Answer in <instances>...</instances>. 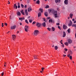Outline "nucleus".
Instances as JSON below:
<instances>
[{"instance_id": "1", "label": "nucleus", "mask_w": 76, "mask_h": 76, "mask_svg": "<svg viewBox=\"0 0 76 76\" xmlns=\"http://www.w3.org/2000/svg\"><path fill=\"white\" fill-rule=\"evenodd\" d=\"M48 11L49 13H51V12L52 14H54V13H57V11H55L54 9H49Z\"/></svg>"}, {"instance_id": "2", "label": "nucleus", "mask_w": 76, "mask_h": 76, "mask_svg": "<svg viewBox=\"0 0 76 76\" xmlns=\"http://www.w3.org/2000/svg\"><path fill=\"white\" fill-rule=\"evenodd\" d=\"M39 32V31H38V30H36L34 32V35H35V36H37V35L38 34Z\"/></svg>"}, {"instance_id": "3", "label": "nucleus", "mask_w": 76, "mask_h": 76, "mask_svg": "<svg viewBox=\"0 0 76 76\" xmlns=\"http://www.w3.org/2000/svg\"><path fill=\"white\" fill-rule=\"evenodd\" d=\"M25 31L26 32H28V29H29V28L28 26H26L25 27Z\"/></svg>"}, {"instance_id": "4", "label": "nucleus", "mask_w": 76, "mask_h": 76, "mask_svg": "<svg viewBox=\"0 0 76 76\" xmlns=\"http://www.w3.org/2000/svg\"><path fill=\"white\" fill-rule=\"evenodd\" d=\"M37 25L38 28H40V27H41V23H37Z\"/></svg>"}, {"instance_id": "5", "label": "nucleus", "mask_w": 76, "mask_h": 76, "mask_svg": "<svg viewBox=\"0 0 76 76\" xmlns=\"http://www.w3.org/2000/svg\"><path fill=\"white\" fill-rule=\"evenodd\" d=\"M12 38L14 41H15V39L16 38V35H15L13 34L12 35Z\"/></svg>"}, {"instance_id": "6", "label": "nucleus", "mask_w": 76, "mask_h": 76, "mask_svg": "<svg viewBox=\"0 0 76 76\" xmlns=\"http://www.w3.org/2000/svg\"><path fill=\"white\" fill-rule=\"evenodd\" d=\"M16 25L11 26V29H15V28H16Z\"/></svg>"}, {"instance_id": "7", "label": "nucleus", "mask_w": 76, "mask_h": 76, "mask_svg": "<svg viewBox=\"0 0 76 76\" xmlns=\"http://www.w3.org/2000/svg\"><path fill=\"white\" fill-rule=\"evenodd\" d=\"M54 15L55 18H58L59 17L58 15H57V12L55 13L54 14Z\"/></svg>"}, {"instance_id": "8", "label": "nucleus", "mask_w": 76, "mask_h": 76, "mask_svg": "<svg viewBox=\"0 0 76 76\" xmlns=\"http://www.w3.org/2000/svg\"><path fill=\"white\" fill-rule=\"evenodd\" d=\"M68 43L69 44H71L72 42V40L70 39H68Z\"/></svg>"}, {"instance_id": "9", "label": "nucleus", "mask_w": 76, "mask_h": 76, "mask_svg": "<svg viewBox=\"0 0 76 76\" xmlns=\"http://www.w3.org/2000/svg\"><path fill=\"white\" fill-rule=\"evenodd\" d=\"M28 12H30L32 11V9L31 7H29L28 9Z\"/></svg>"}, {"instance_id": "10", "label": "nucleus", "mask_w": 76, "mask_h": 76, "mask_svg": "<svg viewBox=\"0 0 76 76\" xmlns=\"http://www.w3.org/2000/svg\"><path fill=\"white\" fill-rule=\"evenodd\" d=\"M17 14L18 16H20L21 15V13L19 11H18L17 12Z\"/></svg>"}, {"instance_id": "11", "label": "nucleus", "mask_w": 76, "mask_h": 76, "mask_svg": "<svg viewBox=\"0 0 76 76\" xmlns=\"http://www.w3.org/2000/svg\"><path fill=\"white\" fill-rule=\"evenodd\" d=\"M14 8H16V9H18V6H17V5H16V4H15L13 6Z\"/></svg>"}, {"instance_id": "12", "label": "nucleus", "mask_w": 76, "mask_h": 76, "mask_svg": "<svg viewBox=\"0 0 76 76\" xmlns=\"http://www.w3.org/2000/svg\"><path fill=\"white\" fill-rule=\"evenodd\" d=\"M42 26H44V27H45V26H46V23L45 22L42 23Z\"/></svg>"}, {"instance_id": "13", "label": "nucleus", "mask_w": 76, "mask_h": 76, "mask_svg": "<svg viewBox=\"0 0 76 76\" xmlns=\"http://www.w3.org/2000/svg\"><path fill=\"white\" fill-rule=\"evenodd\" d=\"M64 3L65 4H68V0H65Z\"/></svg>"}, {"instance_id": "14", "label": "nucleus", "mask_w": 76, "mask_h": 76, "mask_svg": "<svg viewBox=\"0 0 76 76\" xmlns=\"http://www.w3.org/2000/svg\"><path fill=\"white\" fill-rule=\"evenodd\" d=\"M63 28L64 29H66V28H67V26L64 24L63 26Z\"/></svg>"}, {"instance_id": "15", "label": "nucleus", "mask_w": 76, "mask_h": 76, "mask_svg": "<svg viewBox=\"0 0 76 76\" xmlns=\"http://www.w3.org/2000/svg\"><path fill=\"white\" fill-rule=\"evenodd\" d=\"M72 25V22L70 20L69 21V24L68 25L69 26H71Z\"/></svg>"}, {"instance_id": "16", "label": "nucleus", "mask_w": 76, "mask_h": 76, "mask_svg": "<svg viewBox=\"0 0 76 76\" xmlns=\"http://www.w3.org/2000/svg\"><path fill=\"white\" fill-rule=\"evenodd\" d=\"M44 15L46 17H47V16H48V12H45Z\"/></svg>"}, {"instance_id": "17", "label": "nucleus", "mask_w": 76, "mask_h": 76, "mask_svg": "<svg viewBox=\"0 0 76 76\" xmlns=\"http://www.w3.org/2000/svg\"><path fill=\"white\" fill-rule=\"evenodd\" d=\"M21 13L23 15H25V13L23 12V10H22L21 11H20Z\"/></svg>"}, {"instance_id": "18", "label": "nucleus", "mask_w": 76, "mask_h": 76, "mask_svg": "<svg viewBox=\"0 0 76 76\" xmlns=\"http://www.w3.org/2000/svg\"><path fill=\"white\" fill-rule=\"evenodd\" d=\"M25 12L26 14V15H28V10H27V9L25 10Z\"/></svg>"}, {"instance_id": "19", "label": "nucleus", "mask_w": 76, "mask_h": 76, "mask_svg": "<svg viewBox=\"0 0 76 76\" xmlns=\"http://www.w3.org/2000/svg\"><path fill=\"white\" fill-rule=\"evenodd\" d=\"M69 16L71 19H72V17H73V14H69Z\"/></svg>"}, {"instance_id": "20", "label": "nucleus", "mask_w": 76, "mask_h": 76, "mask_svg": "<svg viewBox=\"0 0 76 76\" xmlns=\"http://www.w3.org/2000/svg\"><path fill=\"white\" fill-rule=\"evenodd\" d=\"M63 37H65L66 36V32H65L64 31L63 32Z\"/></svg>"}, {"instance_id": "21", "label": "nucleus", "mask_w": 76, "mask_h": 76, "mask_svg": "<svg viewBox=\"0 0 76 76\" xmlns=\"http://www.w3.org/2000/svg\"><path fill=\"white\" fill-rule=\"evenodd\" d=\"M41 16V13L39 12L38 13V17H39Z\"/></svg>"}, {"instance_id": "22", "label": "nucleus", "mask_w": 76, "mask_h": 76, "mask_svg": "<svg viewBox=\"0 0 76 76\" xmlns=\"http://www.w3.org/2000/svg\"><path fill=\"white\" fill-rule=\"evenodd\" d=\"M39 11H40V12H41V13H42V12H43V9H39Z\"/></svg>"}, {"instance_id": "23", "label": "nucleus", "mask_w": 76, "mask_h": 76, "mask_svg": "<svg viewBox=\"0 0 76 76\" xmlns=\"http://www.w3.org/2000/svg\"><path fill=\"white\" fill-rule=\"evenodd\" d=\"M34 59H38V58H37V56H34Z\"/></svg>"}, {"instance_id": "24", "label": "nucleus", "mask_w": 76, "mask_h": 76, "mask_svg": "<svg viewBox=\"0 0 76 76\" xmlns=\"http://www.w3.org/2000/svg\"><path fill=\"white\" fill-rule=\"evenodd\" d=\"M64 44L66 45L67 46L69 45V43L67 42H66L64 43Z\"/></svg>"}, {"instance_id": "25", "label": "nucleus", "mask_w": 76, "mask_h": 76, "mask_svg": "<svg viewBox=\"0 0 76 76\" xmlns=\"http://www.w3.org/2000/svg\"><path fill=\"white\" fill-rule=\"evenodd\" d=\"M49 22L50 23V22L52 23L53 22V20L52 19H50L49 20Z\"/></svg>"}, {"instance_id": "26", "label": "nucleus", "mask_w": 76, "mask_h": 76, "mask_svg": "<svg viewBox=\"0 0 76 76\" xmlns=\"http://www.w3.org/2000/svg\"><path fill=\"white\" fill-rule=\"evenodd\" d=\"M40 1H39V0H37V1H36V3H37V4H39V3H40Z\"/></svg>"}, {"instance_id": "27", "label": "nucleus", "mask_w": 76, "mask_h": 76, "mask_svg": "<svg viewBox=\"0 0 76 76\" xmlns=\"http://www.w3.org/2000/svg\"><path fill=\"white\" fill-rule=\"evenodd\" d=\"M52 29L53 31H55V28L53 27L52 28Z\"/></svg>"}, {"instance_id": "28", "label": "nucleus", "mask_w": 76, "mask_h": 76, "mask_svg": "<svg viewBox=\"0 0 76 76\" xmlns=\"http://www.w3.org/2000/svg\"><path fill=\"white\" fill-rule=\"evenodd\" d=\"M55 49L56 50L58 49V47H57V46H55Z\"/></svg>"}, {"instance_id": "29", "label": "nucleus", "mask_w": 76, "mask_h": 76, "mask_svg": "<svg viewBox=\"0 0 76 76\" xmlns=\"http://www.w3.org/2000/svg\"><path fill=\"white\" fill-rule=\"evenodd\" d=\"M70 29L69 28L68 30H67V31L68 32V33H70Z\"/></svg>"}, {"instance_id": "30", "label": "nucleus", "mask_w": 76, "mask_h": 76, "mask_svg": "<svg viewBox=\"0 0 76 76\" xmlns=\"http://www.w3.org/2000/svg\"><path fill=\"white\" fill-rule=\"evenodd\" d=\"M25 21V22H26L28 24L29 23V22H28V20H26Z\"/></svg>"}, {"instance_id": "31", "label": "nucleus", "mask_w": 76, "mask_h": 76, "mask_svg": "<svg viewBox=\"0 0 76 76\" xmlns=\"http://www.w3.org/2000/svg\"><path fill=\"white\" fill-rule=\"evenodd\" d=\"M19 20H21V21H23V20H22V18H19Z\"/></svg>"}, {"instance_id": "32", "label": "nucleus", "mask_w": 76, "mask_h": 76, "mask_svg": "<svg viewBox=\"0 0 76 76\" xmlns=\"http://www.w3.org/2000/svg\"><path fill=\"white\" fill-rule=\"evenodd\" d=\"M29 23H32V20H29Z\"/></svg>"}, {"instance_id": "33", "label": "nucleus", "mask_w": 76, "mask_h": 76, "mask_svg": "<svg viewBox=\"0 0 76 76\" xmlns=\"http://www.w3.org/2000/svg\"><path fill=\"white\" fill-rule=\"evenodd\" d=\"M69 57V59H70V60L72 59V56H70Z\"/></svg>"}, {"instance_id": "34", "label": "nucleus", "mask_w": 76, "mask_h": 76, "mask_svg": "<svg viewBox=\"0 0 76 76\" xmlns=\"http://www.w3.org/2000/svg\"><path fill=\"white\" fill-rule=\"evenodd\" d=\"M21 6L22 8H23V7H24V5H23L22 4H21Z\"/></svg>"}, {"instance_id": "35", "label": "nucleus", "mask_w": 76, "mask_h": 76, "mask_svg": "<svg viewBox=\"0 0 76 76\" xmlns=\"http://www.w3.org/2000/svg\"><path fill=\"white\" fill-rule=\"evenodd\" d=\"M76 24H73L72 25V26L73 27V26H75V27H76Z\"/></svg>"}, {"instance_id": "36", "label": "nucleus", "mask_w": 76, "mask_h": 76, "mask_svg": "<svg viewBox=\"0 0 76 76\" xmlns=\"http://www.w3.org/2000/svg\"><path fill=\"white\" fill-rule=\"evenodd\" d=\"M47 29L49 31H51V28H47Z\"/></svg>"}, {"instance_id": "37", "label": "nucleus", "mask_w": 76, "mask_h": 76, "mask_svg": "<svg viewBox=\"0 0 76 76\" xmlns=\"http://www.w3.org/2000/svg\"><path fill=\"white\" fill-rule=\"evenodd\" d=\"M45 8H49V6L48 5H47L46 7H45Z\"/></svg>"}, {"instance_id": "38", "label": "nucleus", "mask_w": 76, "mask_h": 76, "mask_svg": "<svg viewBox=\"0 0 76 76\" xmlns=\"http://www.w3.org/2000/svg\"><path fill=\"white\" fill-rule=\"evenodd\" d=\"M55 2L56 3H58V0H55Z\"/></svg>"}, {"instance_id": "39", "label": "nucleus", "mask_w": 76, "mask_h": 76, "mask_svg": "<svg viewBox=\"0 0 76 76\" xmlns=\"http://www.w3.org/2000/svg\"><path fill=\"white\" fill-rule=\"evenodd\" d=\"M64 50L65 51H67L68 49H66V48H65Z\"/></svg>"}, {"instance_id": "40", "label": "nucleus", "mask_w": 76, "mask_h": 76, "mask_svg": "<svg viewBox=\"0 0 76 76\" xmlns=\"http://www.w3.org/2000/svg\"><path fill=\"white\" fill-rule=\"evenodd\" d=\"M44 69H45V68H44V67H42V71H44Z\"/></svg>"}, {"instance_id": "41", "label": "nucleus", "mask_w": 76, "mask_h": 76, "mask_svg": "<svg viewBox=\"0 0 76 76\" xmlns=\"http://www.w3.org/2000/svg\"><path fill=\"white\" fill-rule=\"evenodd\" d=\"M36 22H35V21H34L32 23V24L34 25V24H35Z\"/></svg>"}, {"instance_id": "42", "label": "nucleus", "mask_w": 76, "mask_h": 76, "mask_svg": "<svg viewBox=\"0 0 76 76\" xmlns=\"http://www.w3.org/2000/svg\"><path fill=\"white\" fill-rule=\"evenodd\" d=\"M72 54L73 53L71 51H70V54L72 55Z\"/></svg>"}, {"instance_id": "43", "label": "nucleus", "mask_w": 76, "mask_h": 76, "mask_svg": "<svg viewBox=\"0 0 76 76\" xmlns=\"http://www.w3.org/2000/svg\"><path fill=\"white\" fill-rule=\"evenodd\" d=\"M56 24L57 25L59 26V25H60V23H56Z\"/></svg>"}, {"instance_id": "44", "label": "nucleus", "mask_w": 76, "mask_h": 76, "mask_svg": "<svg viewBox=\"0 0 76 76\" xmlns=\"http://www.w3.org/2000/svg\"><path fill=\"white\" fill-rule=\"evenodd\" d=\"M58 29H60V30H61V28H60V26H58Z\"/></svg>"}, {"instance_id": "45", "label": "nucleus", "mask_w": 76, "mask_h": 76, "mask_svg": "<svg viewBox=\"0 0 76 76\" xmlns=\"http://www.w3.org/2000/svg\"><path fill=\"white\" fill-rule=\"evenodd\" d=\"M18 9H19V8H20V5H18Z\"/></svg>"}, {"instance_id": "46", "label": "nucleus", "mask_w": 76, "mask_h": 76, "mask_svg": "<svg viewBox=\"0 0 76 76\" xmlns=\"http://www.w3.org/2000/svg\"><path fill=\"white\" fill-rule=\"evenodd\" d=\"M4 25H5V26H7V23H4Z\"/></svg>"}, {"instance_id": "47", "label": "nucleus", "mask_w": 76, "mask_h": 76, "mask_svg": "<svg viewBox=\"0 0 76 76\" xmlns=\"http://www.w3.org/2000/svg\"><path fill=\"white\" fill-rule=\"evenodd\" d=\"M62 47H63V48H64V44H63L62 45Z\"/></svg>"}, {"instance_id": "48", "label": "nucleus", "mask_w": 76, "mask_h": 76, "mask_svg": "<svg viewBox=\"0 0 76 76\" xmlns=\"http://www.w3.org/2000/svg\"><path fill=\"white\" fill-rule=\"evenodd\" d=\"M43 19L44 21H45V18H43Z\"/></svg>"}, {"instance_id": "49", "label": "nucleus", "mask_w": 76, "mask_h": 76, "mask_svg": "<svg viewBox=\"0 0 76 76\" xmlns=\"http://www.w3.org/2000/svg\"><path fill=\"white\" fill-rule=\"evenodd\" d=\"M63 57H65L66 56V55H64V54H63Z\"/></svg>"}, {"instance_id": "50", "label": "nucleus", "mask_w": 76, "mask_h": 76, "mask_svg": "<svg viewBox=\"0 0 76 76\" xmlns=\"http://www.w3.org/2000/svg\"><path fill=\"white\" fill-rule=\"evenodd\" d=\"M1 26L2 27H3L4 26V25H3V23H2Z\"/></svg>"}, {"instance_id": "51", "label": "nucleus", "mask_w": 76, "mask_h": 76, "mask_svg": "<svg viewBox=\"0 0 76 76\" xmlns=\"http://www.w3.org/2000/svg\"><path fill=\"white\" fill-rule=\"evenodd\" d=\"M3 75H4V73H3V72L2 73H1V76H3Z\"/></svg>"}, {"instance_id": "52", "label": "nucleus", "mask_w": 76, "mask_h": 76, "mask_svg": "<svg viewBox=\"0 0 76 76\" xmlns=\"http://www.w3.org/2000/svg\"><path fill=\"white\" fill-rule=\"evenodd\" d=\"M18 6L20 5V3H19V2H18Z\"/></svg>"}, {"instance_id": "53", "label": "nucleus", "mask_w": 76, "mask_h": 76, "mask_svg": "<svg viewBox=\"0 0 76 76\" xmlns=\"http://www.w3.org/2000/svg\"><path fill=\"white\" fill-rule=\"evenodd\" d=\"M67 57H70V54H69L67 55Z\"/></svg>"}, {"instance_id": "54", "label": "nucleus", "mask_w": 76, "mask_h": 76, "mask_svg": "<svg viewBox=\"0 0 76 76\" xmlns=\"http://www.w3.org/2000/svg\"><path fill=\"white\" fill-rule=\"evenodd\" d=\"M22 20H25V18L24 17H23L22 18Z\"/></svg>"}, {"instance_id": "55", "label": "nucleus", "mask_w": 76, "mask_h": 76, "mask_svg": "<svg viewBox=\"0 0 76 76\" xmlns=\"http://www.w3.org/2000/svg\"><path fill=\"white\" fill-rule=\"evenodd\" d=\"M57 10H58V11H59V10H60L58 8H57Z\"/></svg>"}, {"instance_id": "56", "label": "nucleus", "mask_w": 76, "mask_h": 76, "mask_svg": "<svg viewBox=\"0 0 76 76\" xmlns=\"http://www.w3.org/2000/svg\"><path fill=\"white\" fill-rule=\"evenodd\" d=\"M48 19H51V18L49 17L47 18Z\"/></svg>"}, {"instance_id": "57", "label": "nucleus", "mask_w": 76, "mask_h": 76, "mask_svg": "<svg viewBox=\"0 0 76 76\" xmlns=\"http://www.w3.org/2000/svg\"><path fill=\"white\" fill-rule=\"evenodd\" d=\"M26 7H27V6H26V5H25L24 6V7H25V8H26Z\"/></svg>"}, {"instance_id": "58", "label": "nucleus", "mask_w": 76, "mask_h": 76, "mask_svg": "<svg viewBox=\"0 0 76 76\" xmlns=\"http://www.w3.org/2000/svg\"><path fill=\"white\" fill-rule=\"evenodd\" d=\"M30 1V0H28V2L29 3V2Z\"/></svg>"}, {"instance_id": "59", "label": "nucleus", "mask_w": 76, "mask_h": 76, "mask_svg": "<svg viewBox=\"0 0 76 76\" xmlns=\"http://www.w3.org/2000/svg\"><path fill=\"white\" fill-rule=\"evenodd\" d=\"M8 2H9V3H8V4H10V3L9 1H8Z\"/></svg>"}, {"instance_id": "60", "label": "nucleus", "mask_w": 76, "mask_h": 76, "mask_svg": "<svg viewBox=\"0 0 76 76\" xmlns=\"http://www.w3.org/2000/svg\"><path fill=\"white\" fill-rule=\"evenodd\" d=\"M76 23V21H75L74 22V23Z\"/></svg>"}, {"instance_id": "61", "label": "nucleus", "mask_w": 76, "mask_h": 76, "mask_svg": "<svg viewBox=\"0 0 76 76\" xmlns=\"http://www.w3.org/2000/svg\"><path fill=\"white\" fill-rule=\"evenodd\" d=\"M72 21H75V19L73 18L72 19Z\"/></svg>"}, {"instance_id": "62", "label": "nucleus", "mask_w": 76, "mask_h": 76, "mask_svg": "<svg viewBox=\"0 0 76 76\" xmlns=\"http://www.w3.org/2000/svg\"><path fill=\"white\" fill-rule=\"evenodd\" d=\"M4 65H7V64H6V62L4 63Z\"/></svg>"}, {"instance_id": "63", "label": "nucleus", "mask_w": 76, "mask_h": 76, "mask_svg": "<svg viewBox=\"0 0 76 76\" xmlns=\"http://www.w3.org/2000/svg\"><path fill=\"white\" fill-rule=\"evenodd\" d=\"M76 46H73L74 48H76Z\"/></svg>"}, {"instance_id": "64", "label": "nucleus", "mask_w": 76, "mask_h": 76, "mask_svg": "<svg viewBox=\"0 0 76 76\" xmlns=\"http://www.w3.org/2000/svg\"><path fill=\"white\" fill-rule=\"evenodd\" d=\"M75 38H76V33H75Z\"/></svg>"}]
</instances>
